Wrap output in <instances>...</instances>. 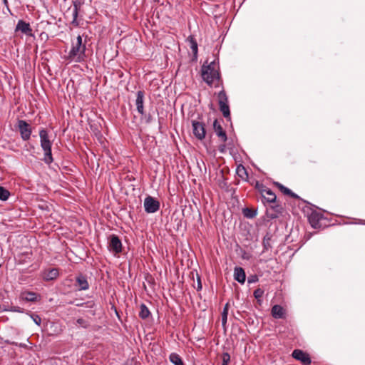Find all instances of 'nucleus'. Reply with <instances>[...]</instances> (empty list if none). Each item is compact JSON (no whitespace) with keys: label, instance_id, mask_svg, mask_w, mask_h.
<instances>
[{"label":"nucleus","instance_id":"nucleus-12","mask_svg":"<svg viewBox=\"0 0 365 365\" xmlns=\"http://www.w3.org/2000/svg\"><path fill=\"white\" fill-rule=\"evenodd\" d=\"M292 356L297 360L300 361L304 365L311 363V359L307 354L299 349L293 351Z\"/></svg>","mask_w":365,"mask_h":365},{"label":"nucleus","instance_id":"nucleus-29","mask_svg":"<svg viewBox=\"0 0 365 365\" xmlns=\"http://www.w3.org/2000/svg\"><path fill=\"white\" fill-rule=\"evenodd\" d=\"M254 297L258 300L259 301L260 299L262 298V297L263 296L264 294V290L260 289V288H258L257 289H255L254 291Z\"/></svg>","mask_w":365,"mask_h":365},{"label":"nucleus","instance_id":"nucleus-24","mask_svg":"<svg viewBox=\"0 0 365 365\" xmlns=\"http://www.w3.org/2000/svg\"><path fill=\"white\" fill-rule=\"evenodd\" d=\"M170 361L175 365H184L181 358L176 353H171L169 356Z\"/></svg>","mask_w":365,"mask_h":365},{"label":"nucleus","instance_id":"nucleus-28","mask_svg":"<svg viewBox=\"0 0 365 365\" xmlns=\"http://www.w3.org/2000/svg\"><path fill=\"white\" fill-rule=\"evenodd\" d=\"M237 173L242 178L247 177V173L245 168L242 165H239L237 168Z\"/></svg>","mask_w":365,"mask_h":365},{"label":"nucleus","instance_id":"nucleus-31","mask_svg":"<svg viewBox=\"0 0 365 365\" xmlns=\"http://www.w3.org/2000/svg\"><path fill=\"white\" fill-rule=\"evenodd\" d=\"M222 364H223L228 365V363L230 361V354L228 353H227V352L223 353L222 356Z\"/></svg>","mask_w":365,"mask_h":365},{"label":"nucleus","instance_id":"nucleus-5","mask_svg":"<svg viewBox=\"0 0 365 365\" xmlns=\"http://www.w3.org/2000/svg\"><path fill=\"white\" fill-rule=\"evenodd\" d=\"M17 128L20 132L21 137L23 140H29L32 133L30 125L24 120H19L17 122Z\"/></svg>","mask_w":365,"mask_h":365},{"label":"nucleus","instance_id":"nucleus-15","mask_svg":"<svg viewBox=\"0 0 365 365\" xmlns=\"http://www.w3.org/2000/svg\"><path fill=\"white\" fill-rule=\"evenodd\" d=\"M213 128L216 135L220 138L222 142H226L227 140L225 131L223 130L221 125L219 123L217 120H215L213 123Z\"/></svg>","mask_w":365,"mask_h":365},{"label":"nucleus","instance_id":"nucleus-34","mask_svg":"<svg viewBox=\"0 0 365 365\" xmlns=\"http://www.w3.org/2000/svg\"><path fill=\"white\" fill-rule=\"evenodd\" d=\"M12 311L22 313V312H24V309H22L19 307H12Z\"/></svg>","mask_w":365,"mask_h":365},{"label":"nucleus","instance_id":"nucleus-35","mask_svg":"<svg viewBox=\"0 0 365 365\" xmlns=\"http://www.w3.org/2000/svg\"><path fill=\"white\" fill-rule=\"evenodd\" d=\"M263 245L264 250H267L268 247H269V242H266L265 239L263 240Z\"/></svg>","mask_w":365,"mask_h":365},{"label":"nucleus","instance_id":"nucleus-27","mask_svg":"<svg viewBox=\"0 0 365 365\" xmlns=\"http://www.w3.org/2000/svg\"><path fill=\"white\" fill-rule=\"evenodd\" d=\"M243 214L245 217L247 218H253L257 215V211L252 209L245 208L243 210Z\"/></svg>","mask_w":365,"mask_h":365},{"label":"nucleus","instance_id":"nucleus-14","mask_svg":"<svg viewBox=\"0 0 365 365\" xmlns=\"http://www.w3.org/2000/svg\"><path fill=\"white\" fill-rule=\"evenodd\" d=\"M144 92L142 91H138L136 94V100H135V105L138 112L143 115L144 113Z\"/></svg>","mask_w":365,"mask_h":365},{"label":"nucleus","instance_id":"nucleus-21","mask_svg":"<svg viewBox=\"0 0 365 365\" xmlns=\"http://www.w3.org/2000/svg\"><path fill=\"white\" fill-rule=\"evenodd\" d=\"M21 298L27 302H34L37 299V294L33 292H25L21 294Z\"/></svg>","mask_w":365,"mask_h":365},{"label":"nucleus","instance_id":"nucleus-17","mask_svg":"<svg viewBox=\"0 0 365 365\" xmlns=\"http://www.w3.org/2000/svg\"><path fill=\"white\" fill-rule=\"evenodd\" d=\"M272 315L275 319H283L285 317V310L280 305H274L272 308Z\"/></svg>","mask_w":365,"mask_h":365},{"label":"nucleus","instance_id":"nucleus-23","mask_svg":"<svg viewBox=\"0 0 365 365\" xmlns=\"http://www.w3.org/2000/svg\"><path fill=\"white\" fill-rule=\"evenodd\" d=\"M150 312L148 308L146 307V305L144 304H141L140 306L139 317L142 319H145L150 316Z\"/></svg>","mask_w":365,"mask_h":365},{"label":"nucleus","instance_id":"nucleus-36","mask_svg":"<svg viewBox=\"0 0 365 365\" xmlns=\"http://www.w3.org/2000/svg\"><path fill=\"white\" fill-rule=\"evenodd\" d=\"M202 289V284H201V282L200 281V279L198 280V284H197V290H200Z\"/></svg>","mask_w":365,"mask_h":365},{"label":"nucleus","instance_id":"nucleus-2","mask_svg":"<svg viewBox=\"0 0 365 365\" xmlns=\"http://www.w3.org/2000/svg\"><path fill=\"white\" fill-rule=\"evenodd\" d=\"M39 137L41 147L44 152L43 161L45 163L50 165L53 160L51 153L52 143L49 140L48 133L45 129L40 130Z\"/></svg>","mask_w":365,"mask_h":365},{"label":"nucleus","instance_id":"nucleus-10","mask_svg":"<svg viewBox=\"0 0 365 365\" xmlns=\"http://www.w3.org/2000/svg\"><path fill=\"white\" fill-rule=\"evenodd\" d=\"M108 247L110 251L113 252L119 253L121 252L122 243L118 236L115 235L110 236Z\"/></svg>","mask_w":365,"mask_h":365},{"label":"nucleus","instance_id":"nucleus-26","mask_svg":"<svg viewBox=\"0 0 365 365\" xmlns=\"http://www.w3.org/2000/svg\"><path fill=\"white\" fill-rule=\"evenodd\" d=\"M10 192L4 187L0 186V200L6 201L8 200Z\"/></svg>","mask_w":365,"mask_h":365},{"label":"nucleus","instance_id":"nucleus-32","mask_svg":"<svg viewBox=\"0 0 365 365\" xmlns=\"http://www.w3.org/2000/svg\"><path fill=\"white\" fill-rule=\"evenodd\" d=\"M259 278L256 274H252L248 277L247 282L248 284H252L258 282Z\"/></svg>","mask_w":365,"mask_h":365},{"label":"nucleus","instance_id":"nucleus-11","mask_svg":"<svg viewBox=\"0 0 365 365\" xmlns=\"http://www.w3.org/2000/svg\"><path fill=\"white\" fill-rule=\"evenodd\" d=\"M80 6H81V4L79 2L73 1V7L69 8L68 11H67V12H68L69 11H71V24L75 27H78L80 25L79 21L78 20V10H79Z\"/></svg>","mask_w":365,"mask_h":365},{"label":"nucleus","instance_id":"nucleus-16","mask_svg":"<svg viewBox=\"0 0 365 365\" xmlns=\"http://www.w3.org/2000/svg\"><path fill=\"white\" fill-rule=\"evenodd\" d=\"M234 279L240 284H244L246 280V274L243 268L236 267L234 269Z\"/></svg>","mask_w":365,"mask_h":365},{"label":"nucleus","instance_id":"nucleus-7","mask_svg":"<svg viewBox=\"0 0 365 365\" xmlns=\"http://www.w3.org/2000/svg\"><path fill=\"white\" fill-rule=\"evenodd\" d=\"M145 211L148 213H155L160 209V202L151 196H148L144 200Z\"/></svg>","mask_w":365,"mask_h":365},{"label":"nucleus","instance_id":"nucleus-3","mask_svg":"<svg viewBox=\"0 0 365 365\" xmlns=\"http://www.w3.org/2000/svg\"><path fill=\"white\" fill-rule=\"evenodd\" d=\"M86 46L82 44V38L77 36L76 41L72 43L71 49L68 53V58L75 62L83 61L85 57Z\"/></svg>","mask_w":365,"mask_h":365},{"label":"nucleus","instance_id":"nucleus-6","mask_svg":"<svg viewBox=\"0 0 365 365\" xmlns=\"http://www.w3.org/2000/svg\"><path fill=\"white\" fill-rule=\"evenodd\" d=\"M192 133L200 140L205 139L206 135L205 125L202 122L192 121Z\"/></svg>","mask_w":365,"mask_h":365},{"label":"nucleus","instance_id":"nucleus-18","mask_svg":"<svg viewBox=\"0 0 365 365\" xmlns=\"http://www.w3.org/2000/svg\"><path fill=\"white\" fill-rule=\"evenodd\" d=\"M76 285L78 287L79 290H87L89 288L86 277L82 274L76 277Z\"/></svg>","mask_w":365,"mask_h":365},{"label":"nucleus","instance_id":"nucleus-22","mask_svg":"<svg viewBox=\"0 0 365 365\" xmlns=\"http://www.w3.org/2000/svg\"><path fill=\"white\" fill-rule=\"evenodd\" d=\"M276 185L279 188V190L285 195H289L294 198H299V196L294 193L291 190L286 187L285 186L282 185V184L279 182H276Z\"/></svg>","mask_w":365,"mask_h":365},{"label":"nucleus","instance_id":"nucleus-13","mask_svg":"<svg viewBox=\"0 0 365 365\" xmlns=\"http://www.w3.org/2000/svg\"><path fill=\"white\" fill-rule=\"evenodd\" d=\"M58 269L56 268H52L48 270H45L41 274L43 279L47 282L56 279L58 277Z\"/></svg>","mask_w":365,"mask_h":365},{"label":"nucleus","instance_id":"nucleus-4","mask_svg":"<svg viewBox=\"0 0 365 365\" xmlns=\"http://www.w3.org/2000/svg\"><path fill=\"white\" fill-rule=\"evenodd\" d=\"M218 104L220 110L225 118H230V110L228 105V98L224 90L218 93Z\"/></svg>","mask_w":365,"mask_h":365},{"label":"nucleus","instance_id":"nucleus-39","mask_svg":"<svg viewBox=\"0 0 365 365\" xmlns=\"http://www.w3.org/2000/svg\"><path fill=\"white\" fill-rule=\"evenodd\" d=\"M320 218H321V221H322V219H323V215H322V214H321Z\"/></svg>","mask_w":365,"mask_h":365},{"label":"nucleus","instance_id":"nucleus-8","mask_svg":"<svg viewBox=\"0 0 365 365\" xmlns=\"http://www.w3.org/2000/svg\"><path fill=\"white\" fill-rule=\"evenodd\" d=\"M307 218L309 224L313 228L319 227V214L317 210H312L311 207L307 208Z\"/></svg>","mask_w":365,"mask_h":365},{"label":"nucleus","instance_id":"nucleus-37","mask_svg":"<svg viewBox=\"0 0 365 365\" xmlns=\"http://www.w3.org/2000/svg\"><path fill=\"white\" fill-rule=\"evenodd\" d=\"M4 4L8 7V1L7 0H3Z\"/></svg>","mask_w":365,"mask_h":365},{"label":"nucleus","instance_id":"nucleus-19","mask_svg":"<svg viewBox=\"0 0 365 365\" xmlns=\"http://www.w3.org/2000/svg\"><path fill=\"white\" fill-rule=\"evenodd\" d=\"M187 41L189 43L190 48L192 50L195 58H197L198 48L196 40L192 36H190L187 38Z\"/></svg>","mask_w":365,"mask_h":365},{"label":"nucleus","instance_id":"nucleus-9","mask_svg":"<svg viewBox=\"0 0 365 365\" xmlns=\"http://www.w3.org/2000/svg\"><path fill=\"white\" fill-rule=\"evenodd\" d=\"M21 31L22 34L29 36H33L32 34V29L29 23H26V21L23 20H19L17 22L15 32Z\"/></svg>","mask_w":365,"mask_h":365},{"label":"nucleus","instance_id":"nucleus-25","mask_svg":"<svg viewBox=\"0 0 365 365\" xmlns=\"http://www.w3.org/2000/svg\"><path fill=\"white\" fill-rule=\"evenodd\" d=\"M228 307L229 304L227 303L224 307L223 311L222 312V324L223 327L225 326L227 321V315H228Z\"/></svg>","mask_w":365,"mask_h":365},{"label":"nucleus","instance_id":"nucleus-1","mask_svg":"<svg viewBox=\"0 0 365 365\" xmlns=\"http://www.w3.org/2000/svg\"><path fill=\"white\" fill-rule=\"evenodd\" d=\"M202 77L203 80L210 86L214 84L220 80L219 65L213 61L207 66L203 65L202 67Z\"/></svg>","mask_w":365,"mask_h":365},{"label":"nucleus","instance_id":"nucleus-38","mask_svg":"<svg viewBox=\"0 0 365 365\" xmlns=\"http://www.w3.org/2000/svg\"><path fill=\"white\" fill-rule=\"evenodd\" d=\"M220 150L221 152H223V150H224V146L221 147V148H220Z\"/></svg>","mask_w":365,"mask_h":365},{"label":"nucleus","instance_id":"nucleus-33","mask_svg":"<svg viewBox=\"0 0 365 365\" xmlns=\"http://www.w3.org/2000/svg\"><path fill=\"white\" fill-rule=\"evenodd\" d=\"M76 322L79 326H81L83 328H86L88 326V322L86 320H84L83 319H77Z\"/></svg>","mask_w":365,"mask_h":365},{"label":"nucleus","instance_id":"nucleus-30","mask_svg":"<svg viewBox=\"0 0 365 365\" xmlns=\"http://www.w3.org/2000/svg\"><path fill=\"white\" fill-rule=\"evenodd\" d=\"M30 317L33 319L34 322L36 324H37L38 326H39L41 324V317L38 315L34 314H31Z\"/></svg>","mask_w":365,"mask_h":365},{"label":"nucleus","instance_id":"nucleus-20","mask_svg":"<svg viewBox=\"0 0 365 365\" xmlns=\"http://www.w3.org/2000/svg\"><path fill=\"white\" fill-rule=\"evenodd\" d=\"M262 196L268 202H274L276 201V195L270 189L263 190Z\"/></svg>","mask_w":365,"mask_h":365}]
</instances>
